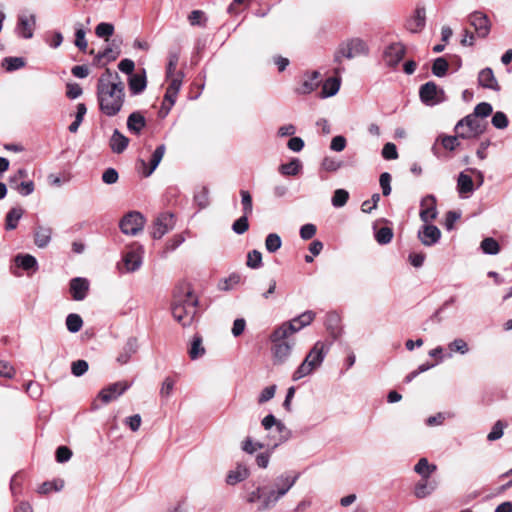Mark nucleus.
Instances as JSON below:
<instances>
[{
  "mask_svg": "<svg viewBox=\"0 0 512 512\" xmlns=\"http://www.w3.org/2000/svg\"><path fill=\"white\" fill-rule=\"evenodd\" d=\"M99 111L107 117L120 113L125 102V85L119 74L107 68L99 77L96 86Z\"/></svg>",
  "mask_w": 512,
  "mask_h": 512,
  "instance_id": "1",
  "label": "nucleus"
},
{
  "mask_svg": "<svg viewBox=\"0 0 512 512\" xmlns=\"http://www.w3.org/2000/svg\"><path fill=\"white\" fill-rule=\"evenodd\" d=\"M298 478L299 473L294 476L287 473L281 474L276 477L273 487H268L266 485L257 486L247 495L246 502L249 504L258 503L257 510L260 512L270 510L288 493V491L295 485Z\"/></svg>",
  "mask_w": 512,
  "mask_h": 512,
  "instance_id": "2",
  "label": "nucleus"
},
{
  "mask_svg": "<svg viewBox=\"0 0 512 512\" xmlns=\"http://www.w3.org/2000/svg\"><path fill=\"white\" fill-rule=\"evenodd\" d=\"M199 300L190 285L183 283L175 288L171 311L173 318L183 327L190 326L197 315Z\"/></svg>",
  "mask_w": 512,
  "mask_h": 512,
  "instance_id": "3",
  "label": "nucleus"
},
{
  "mask_svg": "<svg viewBox=\"0 0 512 512\" xmlns=\"http://www.w3.org/2000/svg\"><path fill=\"white\" fill-rule=\"evenodd\" d=\"M261 425L266 431H271L272 428H275L274 432H270L267 435V442H266V451L259 453L256 456V464L259 468L265 469L268 467L270 458L274 450L280 446L281 444L285 443L291 438V431L286 427V425L276 419V417L273 414L266 415L262 421Z\"/></svg>",
  "mask_w": 512,
  "mask_h": 512,
  "instance_id": "4",
  "label": "nucleus"
},
{
  "mask_svg": "<svg viewBox=\"0 0 512 512\" xmlns=\"http://www.w3.org/2000/svg\"><path fill=\"white\" fill-rule=\"evenodd\" d=\"M291 330L292 328L289 326H285V328L278 326L269 337L272 343L271 353L274 365L284 364L292 353L295 346V339L293 335H291Z\"/></svg>",
  "mask_w": 512,
  "mask_h": 512,
  "instance_id": "5",
  "label": "nucleus"
},
{
  "mask_svg": "<svg viewBox=\"0 0 512 512\" xmlns=\"http://www.w3.org/2000/svg\"><path fill=\"white\" fill-rule=\"evenodd\" d=\"M329 349L330 345L322 341H317L308 352L303 362L294 371L292 375L293 381H298L319 368L328 354Z\"/></svg>",
  "mask_w": 512,
  "mask_h": 512,
  "instance_id": "6",
  "label": "nucleus"
},
{
  "mask_svg": "<svg viewBox=\"0 0 512 512\" xmlns=\"http://www.w3.org/2000/svg\"><path fill=\"white\" fill-rule=\"evenodd\" d=\"M369 52L368 45L360 38H352L339 44L334 53V62L338 66L334 69L335 75L344 72V68L340 66L343 58L353 59L357 56L367 55Z\"/></svg>",
  "mask_w": 512,
  "mask_h": 512,
  "instance_id": "7",
  "label": "nucleus"
},
{
  "mask_svg": "<svg viewBox=\"0 0 512 512\" xmlns=\"http://www.w3.org/2000/svg\"><path fill=\"white\" fill-rule=\"evenodd\" d=\"M486 128L487 124L471 113L457 122L455 132L461 139H472L482 135Z\"/></svg>",
  "mask_w": 512,
  "mask_h": 512,
  "instance_id": "8",
  "label": "nucleus"
},
{
  "mask_svg": "<svg viewBox=\"0 0 512 512\" xmlns=\"http://www.w3.org/2000/svg\"><path fill=\"white\" fill-rule=\"evenodd\" d=\"M419 97L422 103L427 106H435L446 100L444 90L433 81H429L420 87Z\"/></svg>",
  "mask_w": 512,
  "mask_h": 512,
  "instance_id": "9",
  "label": "nucleus"
},
{
  "mask_svg": "<svg viewBox=\"0 0 512 512\" xmlns=\"http://www.w3.org/2000/svg\"><path fill=\"white\" fill-rule=\"evenodd\" d=\"M145 225V219L140 212L131 211L127 213L119 223L121 232L126 235L135 236L141 232Z\"/></svg>",
  "mask_w": 512,
  "mask_h": 512,
  "instance_id": "10",
  "label": "nucleus"
},
{
  "mask_svg": "<svg viewBox=\"0 0 512 512\" xmlns=\"http://www.w3.org/2000/svg\"><path fill=\"white\" fill-rule=\"evenodd\" d=\"M467 20L469 24L474 28L475 33L479 38L485 39L489 36L492 23L487 14L476 10L468 15Z\"/></svg>",
  "mask_w": 512,
  "mask_h": 512,
  "instance_id": "11",
  "label": "nucleus"
},
{
  "mask_svg": "<svg viewBox=\"0 0 512 512\" xmlns=\"http://www.w3.org/2000/svg\"><path fill=\"white\" fill-rule=\"evenodd\" d=\"M175 226L174 214L164 212L159 214L153 222L151 235L154 239H161Z\"/></svg>",
  "mask_w": 512,
  "mask_h": 512,
  "instance_id": "12",
  "label": "nucleus"
},
{
  "mask_svg": "<svg viewBox=\"0 0 512 512\" xmlns=\"http://www.w3.org/2000/svg\"><path fill=\"white\" fill-rule=\"evenodd\" d=\"M406 53L405 46L402 43H391L383 51V61L386 66L395 68Z\"/></svg>",
  "mask_w": 512,
  "mask_h": 512,
  "instance_id": "13",
  "label": "nucleus"
},
{
  "mask_svg": "<svg viewBox=\"0 0 512 512\" xmlns=\"http://www.w3.org/2000/svg\"><path fill=\"white\" fill-rule=\"evenodd\" d=\"M129 387L130 384L126 381L115 382L103 388L99 392L98 398L102 401V403L108 404L124 394L129 389Z\"/></svg>",
  "mask_w": 512,
  "mask_h": 512,
  "instance_id": "14",
  "label": "nucleus"
},
{
  "mask_svg": "<svg viewBox=\"0 0 512 512\" xmlns=\"http://www.w3.org/2000/svg\"><path fill=\"white\" fill-rule=\"evenodd\" d=\"M36 26L35 14L22 13L18 16L16 25V34L23 39H30L33 37L34 29Z\"/></svg>",
  "mask_w": 512,
  "mask_h": 512,
  "instance_id": "15",
  "label": "nucleus"
},
{
  "mask_svg": "<svg viewBox=\"0 0 512 512\" xmlns=\"http://www.w3.org/2000/svg\"><path fill=\"white\" fill-rule=\"evenodd\" d=\"M143 248L137 246L124 253L122 261L124 264L125 271L128 273L137 271L143 262Z\"/></svg>",
  "mask_w": 512,
  "mask_h": 512,
  "instance_id": "16",
  "label": "nucleus"
},
{
  "mask_svg": "<svg viewBox=\"0 0 512 512\" xmlns=\"http://www.w3.org/2000/svg\"><path fill=\"white\" fill-rule=\"evenodd\" d=\"M438 215L436 208V197L432 194L426 195L420 202V219L424 223H429L436 219Z\"/></svg>",
  "mask_w": 512,
  "mask_h": 512,
  "instance_id": "17",
  "label": "nucleus"
},
{
  "mask_svg": "<svg viewBox=\"0 0 512 512\" xmlns=\"http://www.w3.org/2000/svg\"><path fill=\"white\" fill-rule=\"evenodd\" d=\"M316 313L312 310H307L302 314L294 317L290 321L282 323L279 327L285 328V326H289L292 328L291 335H294L296 332L310 325L314 320Z\"/></svg>",
  "mask_w": 512,
  "mask_h": 512,
  "instance_id": "18",
  "label": "nucleus"
},
{
  "mask_svg": "<svg viewBox=\"0 0 512 512\" xmlns=\"http://www.w3.org/2000/svg\"><path fill=\"white\" fill-rule=\"evenodd\" d=\"M165 151V145L161 144L157 146L154 152L152 153L149 165H147V163L142 159L138 161V163L141 165V173L144 177H149L156 170L165 154Z\"/></svg>",
  "mask_w": 512,
  "mask_h": 512,
  "instance_id": "19",
  "label": "nucleus"
},
{
  "mask_svg": "<svg viewBox=\"0 0 512 512\" xmlns=\"http://www.w3.org/2000/svg\"><path fill=\"white\" fill-rule=\"evenodd\" d=\"M418 238L424 246H433L441 238L440 229L432 224L425 223L418 231Z\"/></svg>",
  "mask_w": 512,
  "mask_h": 512,
  "instance_id": "20",
  "label": "nucleus"
},
{
  "mask_svg": "<svg viewBox=\"0 0 512 512\" xmlns=\"http://www.w3.org/2000/svg\"><path fill=\"white\" fill-rule=\"evenodd\" d=\"M90 283L84 277H75L70 280L69 290L73 300L82 301L87 297Z\"/></svg>",
  "mask_w": 512,
  "mask_h": 512,
  "instance_id": "21",
  "label": "nucleus"
},
{
  "mask_svg": "<svg viewBox=\"0 0 512 512\" xmlns=\"http://www.w3.org/2000/svg\"><path fill=\"white\" fill-rule=\"evenodd\" d=\"M426 23V12L425 8L418 7L415 10L414 15L407 20L406 28L412 33H418L420 32L424 27Z\"/></svg>",
  "mask_w": 512,
  "mask_h": 512,
  "instance_id": "22",
  "label": "nucleus"
},
{
  "mask_svg": "<svg viewBox=\"0 0 512 512\" xmlns=\"http://www.w3.org/2000/svg\"><path fill=\"white\" fill-rule=\"evenodd\" d=\"M325 326L334 340H337L343 334V328L340 325V316L336 312L327 313Z\"/></svg>",
  "mask_w": 512,
  "mask_h": 512,
  "instance_id": "23",
  "label": "nucleus"
},
{
  "mask_svg": "<svg viewBox=\"0 0 512 512\" xmlns=\"http://www.w3.org/2000/svg\"><path fill=\"white\" fill-rule=\"evenodd\" d=\"M129 145V139L118 129H115L109 140V147L115 154L123 153Z\"/></svg>",
  "mask_w": 512,
  "mask_h": 512,
  "instance_id": "24",
  "label": "nucleus"
},
{
  "mask_svg": "<svg viewBox=\"0 0 512 512\" xmlns=\"http://www.w3.org/2000/svg\"><path fill=\"white\" fill-rule=\"evenodd\" d=\"M146 127V119L139 111L132 112L127 118V129L130 133L139 135Z\"/></svg>",
  "mask_w": 512,
  "mask_h": 512,
  "instance_id": "25",
  "label": "nucleus"
},
{
  "mask_svg": "<svg viewBox=\"0 0 512 512\" xmlns=\"http://www.w3.org/2000/svg\"><path fill=\"white\" fill-rule=\"evenodd\" d=\"M478 83L486 89L499 91L500 86L494 76L493 70L489 67L482 69L478 74Z\"/></svg>",
  "mask_w": 512,
  "mask_h": 512,
  "instance_id": "26",
  "label": "nucleus"
},
{
  "mask_svg": "<svg viewBox=\"0 0 512 512\" xmlns=\"http://www.w3.org/2000/svg\"><path fill=\"white\" fill-rule=\"evenodd\" d=\"M460 136H458V133H456L455 136H448V135H439L436 139V143L432 146V153L435 156H438V149H437V143L440 142L444 149L448 151H454L460 146L459 142Z\"/></svg>",
  "mask_w": 512,
  "mask_h": 512,
  "instance_id": "27",
  "label": "nucleus"
},
{
  "mask_svg": "<svg viewBox=\"0 0 512 512\" xmlns=\"http://www.w3.org/2000/svg\"><path fill=\"white\" fill-rule=\"evenodd\" d=\"M128 86L132 95L141 94L147 86L145 70H142V73L132 74L128 79Z\"/></svg>",
  "mask_w": 512,
  "mask_h": 512,
  "instance_id": "28",
  "label": "nucleus"
},
{
  "mask_svg": "<svg viewBox=\"0 0 512 512\" xmlns=\"http://www.w3.org/2000/svg\"><path fill=\"white\" fill-rule=\"evenodd\" d=\"M319 78L320 73L318 71L311 72L302 84L296 88L295 92L300 95L312 93L319 85Z\"/></svg>",
  "mask_w": 512,
  "mask_h": 512,
  "instance_id": "29",
  "label": "nucleus"
},
{
  "mask_svg": "<svg viewBox=\"0 0 512 512\" xmlns=\"http://www.w3.org/2000/svg\"><path fill=\"white\" fill-rule=\"evenodd\" d=\"M250 475L249 469L244 465H237L233 470H230L226 476V483L230 486H234L244 480Z\"/></svg>",
  "mask_w": 512,
  "mask_h": 512,
  "instance_id": "30",
  "label": "nucleus"
},
{
  "mask_svg": "<svg viewBox=\"0 0 512 512\" xmlns=\"http://www.w3.org/2000/svg\"><path fill=\"white\" fill-rule=\"evenodd\" d=\"M16 267L22 268L27 272H36L38 270V262L36 258L30 254H18L14 257Z\"/></svg>",
  "mask_w": 512,
  "mask_h": 512,
  "instance_id": "31",
  "label": "nucleus"
},
{
  "mask_svg": "<svg viewBox=\"0 0 512 512\" xmlns=\"http://www.w3.org/2000/svg\"><path fill=\"white\" fill-rule=\"evenodd\" d=\"M138 349L137 339L134 337L128 338L125 345L122 348V351L117 357V362L121 365L128 363L131 356L136 353Z\"/></svg>",
  "mask_w": 512,
  "mask_h": 512,
  "instance_id": "32",
  "label": "nucleus"
},
{
  "mask_svg": "<svg viewBox=\"0 0 512 512\" xmlns=\"http://www.w3.org/2000/svg\"><path fill=\"white\" fill-rule=\"evenodd\" d=\"M52 229L46 226H37L34 233L35 245L39 248H45L51 241Z\"/></svg>",
  "mask_w": 512,
  "mask_h": 512,
  "instance_id": "33",
  "label": "nucleus"
},
{
  "mask_svg": "<svg viewBox=\"0 0 512 512\" xmlns=\"http://www.w3.org/2000/svg\"><path fill=\"white\" fill-rule=\"evenodd\" d=\"M341 80L339 77H330L322 85L321 98H328L336 95L340 89Z\"/></svg>",
  "mask_w": 512,
  "mask_h": 512,
  "instance_id": "34",
  "label": "nucleus"
},
{
  "mask_svg": "<svg viewBox=\"0 0 512 512\" xmlns=\"http://www.w3.org/2000/svg\"><path fill=\"white\" fill-rule=\"evenodd\" d=\"M457 189L461 196H468L474 191V184L472 178L461 172L457 180Z\"/></svg>",
  "mask_w": 512,
  "mask_h": 512,
  "instance_id": "35",
  "label": "nucleus"
},
{
  "mask_svg": "<svg viewBox=\"0 0 512 512\" xmlns=\"http://www.w3.org/2000/svg\"><path fill=\"white\" fill-rule=\"evenodd\" d=\"M202 336L196 334L193 336L188 354L191 360H196L205 354Z\"/></svg>",
  "mask_w": 512,
  "mask_h": 512,
  "instance_id": "36",
  "label": "nucleus"
},
{
  "mask_svg": "<svg viewBox=\"0 0 512 512\" xmlns=\"http://www.w3.org/2000/svg\"><path fill=\"white\" fill-rule=\"evenodd\" d=\"M302 169V163L298 158H293L290 162L281 164L279 172L284 176H295Z\"/></svg>",
  "mask_w": 512,
  "mask_h": 512,
  "instance_id": "37",
  "label": "nucleus"
},
{
  "mask_svg": "<svg viewBox=\"0 0 512 512\" xmlns=\"http://www.w3.org/2000/svg\"><path fill=\"white\" fill-rule=\"evenodd\" d=\"M26 65V61L23 57H5L2 59L1 66L7 72H13L23 68Z\"/></svg>",
  "mask_w": 512,
  "mask_h": 512,
  "instance_id": "38",
  "label": "nucleus"
},
{
  "mask_svg": "<svg viewBox=\"0 0 512 512\" xmlns=\"http://www.w3.org/2000/svg\"><path fill=\"white\" fill-rule=\"evenodd\" d=\"M23 209L21 207H13L9 210L6 215L5 227L7 230H13L17 227L18 221L23 215Z\"/></svg>",
  "mask_w": 512,
  "mask_h": 512,
  "instance_id": "39",
  "label": "nucleus"
},
{
  "mask_svg": "<svg viewBox=\"0 0 512 512\" xmlns=\"http://www.w3.org/2000/svg\"><path fill=\"white\" fill-rule=\"evenodd\" d=\"M265 446L266 443L255 441L250 436L245 437L241 442L242 451L250 455L254 454L257 450L264 449Z\"/></svg>",
  "mask_w": 512,
  "mask_h": 512,
  "instance_id": "40",
  "label": "nucleus"
},
{
  "mask_svg": "<svg viewBox=\"0 0 512 512\" xmlns=\"http://www.w3.org/2000/svg\"><path fill=\"white\" fill-rule=\"evenodd\" d=\"M86 31L81 23L75 24V46L82 52H86L88 43L85 38Z\"/></svg>",
  "mask_w": 512,
  "mask_h": 512,
  "instance_id": "41",
  "label": "nucleus"
},
{
  "mask_svg": "<svg viewBox=\"0 0 512 512\" xmlns=\"http://www.w3.org/2000/svg\"><path fill=\"white\" fill-rule=\"evenodd\" d=\"M180 52L179 50H170L168 53V63L166 67V77L172 78L177 74L176 68L179 62Z\"/></svg>",
  "mask_w": 512,
  "mask_h": 512,
  "instance_id": "42",
  "label": "nucleus"
},
{
  "mask_svg": "<svg viewBox=\"0 0 512 512\" xmlns=\"http://www.w3.org/2000/svg\"><path fill=\"white\" fill-rule=\"evenodd\" d=\"M436 470L435 465H430L426 458H421L414 467V471L423 479H428L431 473Z\"/></svg>",
  "mask_w": 512,
  "mask_h": 512,
  "instance_id": "43",
  "label": "nucleus"
},
{
  "mask_svg": "<svg viewBox=\"0 0 512 512\" xmlns=\"http://www.w3.org/2000/svg\"><path fill=\"white\" fill-rule=\"evenodd\" d=\"M480 247L483 253L487 255H496L500 251L499 243L492 237L484 238Z\"/></svg>",
  "mask_w": 512,
  "mask_h": 512,
  "instance_id": "44",
  "label": "nucleus"
},
{
  "mask_svg": "<svg viewBox=\"0 0 512 512\" xmlns=\"http://www.w3.org/2000/svg\"><path fill=\"white\" fill-rule=\"evenodd\" d=\"M242 277L238 273H232L227 278L219 282V289L222 291L232 290L236 285L240 284Z\"/></svg>",
  "mask_w": 512,
  "mask_h": 512,
  "instance_id": "45",
  "label": "nucleus"
},
{
  "mask_svg": "<svg viewBox=\"0 0 512 512\" xmlns=\"http://www.w3.org/2000/svg\"><path fill=\"white\" fill-rule=\"evenodd\" d=\"M82 326L83 320L80 315L76 313H70L66 317V327L69 332L77 333L81 330Z\"/></svg>",
  "mask_w": 512,
  "mask_h": 512,
  "instance_id": "46",
  "label": "nucleus"
},
{
  "mask_svg": "<svg viewBox=\"0 0 512 512\" xmlns=\"http://www.w3.org/2000/svg\"><path fill=\"white\" fill-rule=\"evenodd\" d=\"M393 230L390 227H381L375 231V240L380 245H386L392 241Z\"/></svg>",
  "mask_w": 512,
  "mask_h": 512,
  "instance_id": "47",
  "label": "nucleus"
},
{
  "mask_svg": "<svg viewBox=\"0 0 512 512\" xmlns=\"http://www.w3.org/2000/svg\"><path fill=\"white\" fill-rule=\"evenodd\" d=\"M281 237L276 233H270L265 239V248L269 253H275L281 248Z\"/></svg>",
  "mask_w": 512,
  "mask_h": 512,
  "instance_id": "48",
  "label": "nucleus"
},
{
  "mask_svg": "<svg viewBox=\"0 0 512 512\" xmlns=\"http://www.w3.org/2000/svg\"><path fill=\"white\" fill-rule=\"evenodd\" d=\"M449 64L444 57H438L432 65V73L436 77H444L447 74Z\"/></svg>",
  "mask_w": 512,
  "mask_h": 512,
  "instance_id": "49",
  "label": "nucleus"
},
{
  "mask_svg": "<svg viewBox=\"0 0 512 512\" xmlns=\"http://www.w3.org/2000/svg\"><path fill=\"white\" fill-rule=\"evenodd\" d=\"M448 349L450 350L449 357H452V353H460L462 355L468 353L469 347L467 342L462 338H456L448 344Z\"/></svg>",
  "mask_w": 512,
  "mask_h": 512,
  "instance_id": "50",
  "label": "nucleus"
},
{
  "mask_svg": "<svg viewBox=\"0 0 512 512\" xmlns=\"http://www.w3.org/2000/svg\"><path fill=\"white\" fill-rule=\"evenodd\" d=\"M435 489V486L428 483L427 479H423V481L418 482L415 485L414 494L417 498H425Z\"/></svg>",
  "mask_w": 512,
  "mask_h": 512,
  "instance_id": "51",
  "label": "nucleus"
},
{
  "mask_svg": "<svg viewBox=\"0 0 512 512\" xmlns=\"http://www.w3.org/2000/svg\"><path fill=\"white\" fill-rule=\"evenodd\" d=\"M242 212L245 215H251L253 212L252 196L247 190H240Z\"/></svg>",
  "mask_w": 512,
  "mask_h": 512,
  "instance_id": "52",
  "label": "nucleus"
},
{
  "mask_svg": "<svg viewBox=\"0 0 512 512\" xmlns=\"http://www.w3.org/2000/svg\"><path fill=\"white\" fill-rule=\"evenodd\" d=\"M246 265L252 269H258L262 266V254L258 250H252L247 254Z\"/></svg>",
  "mask_w": 512,
  "mask_h": 512,
  "instance_id": "53",
  "label": "nucleus"
},
{
  "mask_svg": "<svg viewBox=\"0 0 512 512\" xmlns=\"http://www.w3.org/2000/svg\"><path fill=\"white\" fill-rule=\"evenodd\" d=\"M349 199L348 191L337 189L332 196V205L336 208L343 207Z\"/></svg>",
  "mask_w": 512,
  "mask_h": 512,
  "instance_id": "54",
  "label": "nucleus"
},
{
  "mask_svg": "<svg viewBox=\"0 0 512 512\" xmlns=\"http://www.w3.org/2000/svg\"><path fill=\"white\" fill-rule=\"evenodd\" d=\"M114 33V25L108 22H101L95 28V34L99 38H108Z\"/></svg>",
  "mask_w": 512,
  "mask_h": 512,
  "instance_id": "55",
  "label": "nucleus"
},
{
  "mask_svg": "<svg viewBox=\"0 0 512 512\" xmlns=\"http://www.w3.org/2000/svg\"><path fill=\"white\" fill-rule=\"evenodd\" d=\"M248 217L249 215L243 214L240 218L234 221L232 224V230L234 233L242 235L249 229Z\"/></svg>",
  "mask_w": 512,
  "mask_h": 512,
  "instance_id": "56",
  "label": "nucleus"
},
{
  "mask_svg": "<svg viewBox=\"0 0 512 512\" xmlns=\"http://www.w3.org/2000/svg\"><path fill=\"white\" fill-rule=\"evenodd\" d=\"M11 189L16 190L22 196H28L34 192L35 185L32 180L21 181L20 183L16 184Z\"/></svg>",
  "mask_w": 512,
  "mask_h": 512,
  "instance_id": "57",
  "label": "nucleus"
},
{
  "mask_svg": "<svg viewBox=\"0 0 512 512\" xmlns=\"http://www.w3.org/2000/svg\"><path fill=\"white\" fill-rule=\"evenodd\" d=\"M491 123L497 129H505L508 127L509 120L504 112L497 111L493 114Z\"/></svg>",
  "mask_w": 512,
  "mask_h": 512,
  "instance_id": "58",
  "label": "nucleus"
},
{
  "mask_svg": "<svg viewBox=\"0 0 512 512\" xmlns=\"http://www.w3.org/2000/svg\"><path fill=\"white\" fill-rule=\"evenodd\" d=\"M343 166V162L332 157H325L322 160L321 167L327 172H336Z\"/></svg>",
  "mask_w": 512,
  "mask_h": 512,
  "instance_id": "59",
  "label": "nucleus"
},
{
  "mask_svg": "<svg viewBox=\"0 0 512 512\" xmlns=\"http://www.w3.org/2000/svg\"><path fill=\"white\" fill-rule=\"evenodd\" d=\"M492 111H493V107L490 103L481 102L475 106L472 114L478 118H485V117H488L492 113Z\"/></svg>",
  "mask_w": 512,
  "mask_h": 512,
  "instance_id": "60",
  "label": "nucleus"
},
{
  "mask_svg": "<svg viewBox=\"0 0 512 512\" xmlns=\"http://www.w3.org/2000/svg\"><path fill=\"white\" fill-rule=\"evenodd\" d=\"M189 23L192 26H205L206 17L205 13L201 10H193L188 16Z\"/></svg>",
  "mask_w": 512,
  "mask_h": 512,
  "instance_id": "61",
  "label": "nucleus"
},
{
  "mask_svg": "<svg viewBox=\"0 0 512 512\" xmlns=\"http://www.w3.org/2000/svg\"><path fill=\"white\" fill-rule=\"evenodd\" d=\"M382 157L385 160H395L398 158L397 147L394 143L388 142L382 148Z\"/></svg>",
  "mask_w": 512,
  "mask_h": 512,
  "instance_id": "62",
  "label": "nucleus"
},
{
  "mask_svg": "<svg viewBox=\"0 0 512 512\" xmlns=\"http://www.w3.org/2000/svg\"><path fill=\"white\" fill-rule=\"evenodd\" d=\"M506 424H504L502 421L498 420L492 427L491 431L487 435V439L489 441H495L500 439L503 436V430L505 428Z\"/></svg>",
  "mask_w": 512,
  "mask_h": 512,
  "instance_id": "63",
  "label": "nucleus"
},
{
  "mask_svg": "<svg viewBox=\"0 0 512 512\" xmlns=\"http://www.w3.org/2000/svg\"><path fill=\"white\" fill-rule=\"evenodd\" d=\"M89 368L87 361L85 360H77L74 361L71 365V372L74 376L80 377L84 375Z\"/></svg>",
  "mask_w": 512,
  "mask_h": 512,
  "instance_id": "64",
  "label": "nucleus"
}]
</instances>
